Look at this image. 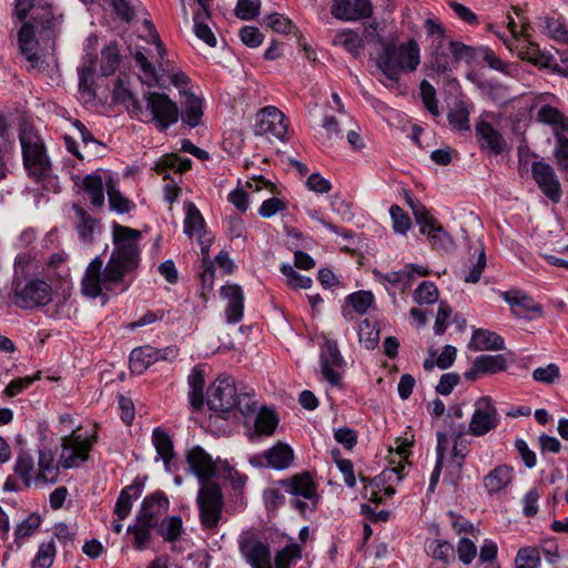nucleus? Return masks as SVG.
I'll return each instance as SVG.
<instances>
[{
    "mask_svg": "<svg viewBox=\"0 0 568 568\" xmlns=\"http://www.w3.org/2000/svg\"><path fill=\"white\" fill-rule=\"evenodd\" d=\"M448 447V435L446 433H437V462L435 465V468L432 473L430 480H429V490L433 491L438 484L442 466H443V459L445 452Z\"/></svg>",
    "mask_w": 568,
    "mask_h": 568,
    "instance_id": "8fccbe9b",
    "label": "nucleus"
},
{
    "mask_svg": "<svg viewBox=\"0 0 568 568\" xmlns=\"http://www.w3.org/2000/svg\"><path fill=\"white\" fill-rule=\"evenodd\" d=\"M221 295L227 301L225 308L226 322L229 324L239 323L244 313V293L242 287L236 284L222 286Z\"/></svg>",
    "mask_w": 568,
    "mask_h": 568,
    "instance_id": "412c9836",
    "label": "nucleus"
},
{
    "mask_svg": "<svg viewBox=\"0 0 568 568\" xmlns=\"http://www.w3.org/2000/svg\"><path fill=\"white\" fill-rule=\"evenodd\" d=\"M500 417L493 399L489 396L480 397L475 403V410L469 422V433L474 436H484L495 429Z\"/></svg>",
    "mask_w": 568,
    "mask_h": 568,
    "instance_id": "ddd939ff",
    "label": "nucleus"
},
{
    "mask_svg": "<svg viewBox=\"0 0 568 568\" xmlns=\"http://www.w3.org/2000/svg\"><path fill=\"white\" fill-rule=\"evenodd\" d=\"M503 296L518 317H526L529 313H541V306L521 291H508Z\"/></svg>",
    "mask_w": 568,
    "mask_h": 568,
    "instance_id": "5701e85b",
    "label": "nucleus"
},
{
    "mask_svg": "<svg viewBox=\"0 0 568 568\" xmlns=\"http://www.w3.org/2000/svg\"><path fill=\"white\" fill-rule=\"evenodd\" d=\"M344 363L337 343L335 341L325 339L321 349V371L324 378L333 386L339 385L341 375L335 368L342 367Z\"/></svg>",
    "mask_w": 568,
    "mask_h": 568,
    "instance_id": "f3484780",
    "label": "nucleus"
},
{
    "mask_svg": "<svg viewBox=\"0 0 568 568\" xmlns=\"http://www.w3.org/2000/svg\"><path fill=\"white\" fill-rule=\"evenodd\" d=\"M61 440L60 464L63 468L78 467L88 459L92 444L89 439L78 435L77 430H73L69 436L62 437Z\"/></svg>",
    "mask_w": 568,
    "mask_h": 568,
    "instance_id": "4468645a",
    "label": "nucleus"
},
{
    "mask_svg": "<svg viewBox=\"0 0 568 568\" xmlns=\"http://www.w3.org/2000/svg\"><path fill=\"white\" fill-rule=\"evenodd\" d=\"M281 485L293 496L303 497L306 501L294 499L293 506L301 513L314 511L320 499L317 487L308 473L293 476L290 480H282Z\"/></svg>",
    "mask_w": 568,
    "mask_h": 568,
    "instance_id": "6e6552de",
    "label": "nucleus"
},
{
    "mask_svg": "<svg viewBox=\"0 0 568 568\" xmlns=\"http://www.w3.org/2000/svg\"><path fill=\"white\" fill-rule=\"evenodd\" d=\"M192 161L189 158H181L178 154H169L163 156L156 164L155 171L164 173L168 170H175L176 172H185L191 168Z\"/></svg>",
    "mask_w": 568,
    "mask_h": 568,
    "instance_id": "c03bdc74",
    "label": "nucleus"
},
{
    "mask_svg": "<svg viewBox=\"0 0 568 568\" xmlns=\"http://www.w3.org/2000/svg\"><path fill=\"white\" fill-rule=\"evenodd\" d=\"M358 338L367 349H374L379 341L377 324L367 318L362 321L358 326Z\"/></svg>",
    "mask_w": 568,
    "mask_h": 568,
    "instance_id": "37998d69",
    "label": "nucleus"
},
{
    "mask_svg": "<svg viewBox=\"0 0 568 568\" xmlns=\"http://www.w3.org/2000/svg\"><path fill=\"white\" fill-rule=\"evenodd\" d=\"M468 347L473 351L504 349V339L495 332L478 328L474 331Z\"/></svg>",
    "mask_w": 568,
    "mask_h": 568,
    "instance_id": "a878e982",
    "label": "nucleus"
},
{
    "mask_svg": "<svg viewBox=\"0 0 568 568\" xmlns=\"http://www.w3.org/2000/svg\"><path fill=\"white\" fill-rule=\"evenodd\" d=\"M531 173L542 193L551 202L558 203L561 199V187L554 169L547 163L534 162Z\"/></svg>",
    "mask_w": 568,
    "mask_h": 568,
    "instance_id": "dca6fc26",
    "label": "nucleus"
},
{
    "mask_svg": "<svg viewBox=\"0 0 568 568\" xmlns=\"http://www.w3.org/2000/svg\"><path fill=\"white\" fill-rule=\"evenodd\" d=\"M260 0H237L235 14L241 20H252L258 14Z\"/></svg>",
    "mask_w": 568,
    "mask_h": 568,
    "instance_id": "774afa93",
    "label": "nucleus"
},
{
    "mask_svg": "<svg viewBox=\"0 0 568 568\" xmlns=\"http://www.w3.org/2000/svg\"><path fill=\"white\" fill-rule=\"evenodd\" d=\"M278 425V418L272 409L263 407L255 418V432L258 435L271 436Z\"/></svg>",
    "mask_w": 568,
    "mask_h": 568,
    "instance_id": "79ce46f5",
    "label": "nucleus"
},
{
    "mask_svg": "<svg viewBox=\"0 0 568 568\" xmlns=\"http://www.w3.org/2000/svg\"><path fill=\"white\" fill-rule=\"evenodd\" d=\"M9 298L13 305L22 310L45 306L52 300V287L39 277H16Z\"/></svg>",
    "mask_w": 568,
    "mask_h": 568,
    "instance_id": "20e7f679",
    "label": "nucleus"
},
{
    "mask_svg": "<svg viewBox=\"0 0 568 568\" xmlns=\"http://www.w3.org/2000/svg\"><path fill=\"white\" fill-rule=\"evenodd\" d=\"M237 389L231 376L221 375L207 389L206 403L211 410L229 413L236 405Z\"/></svg>",
    "mask_w": 568,
    "mask_h": 568,
    "instance_id": "f8f14e48",
    "label": "nucleus"
},
{
    "mask_svg": "<svg viewBox=\"0 0 568 568\" xmlns=\"http://www.w3.org/2000/svg\"><path fill=\"white\" fill-rule=\"evenodd\" d=\"M537 119L542 123L556 125L560 129L568 128V121L564 114L558 109L550 105H542L537 112Z\"/></svg>",
    "mask_w": 568,
    "mask_h": 568,
    "instance_id": "864d4df0",
    "label": "nucleus"
},
{
    "mask_svg": "<svg viewBox=\"0 0 568 568\" xmlns=\"http://www.w3.org/2000/svg\"><path fill=\"white\" fill-rule=\"evenodd\" d=\"M424 226L425 231H420V233L427 235L434 248L448 251L453 247L454 241L452 236L442 227L435 217L429 216Z\"/></svg>",
    "mask_w": 568,
    "mask_h": 568,
    "instance_id": "393cba45",
    "label": "nucleus"
},
{
    "mask_svg": "<svg viewBox=\"0 0 568 568\" xmlns=\"http://www.w3.org/2000/svg\"><path fill=\"white\" fill-rule=\"evenodd\" d=\"M386 26H381L376 20H372L364 24L363 36L368 43H377L381 49L384 48L385 43L389 42V33L384 37Z\"/></svg>",
    "mask_w": 568,
    "mask_h": 568,
    "instance_id": "603ef678",
    "label": "nucleus"
},
{
    "mask_svg": "<svg viewBox=\"0 0 568 568\" xmlns=\"http://www.w3.org/2000/svg\"><path fill=\"white\" fill-rule=\"evenodd\" d=\"M82 189L95 207H101L104 203L103 181L99 174L85 175L82 181Z\"/></svg>",
    "mask_w": 568,
    "mask_h": 568,
    "instance_id": "f704fd0d",
    "label": "nucleus"
},
{
    "mask_svg": "<svg viewBox=\"0 0 568 568\" xmlns=\"http://www.w3.org/2000/svg\"><path fill=\"white\" fill-rule=\"evenodd\" d=\"M207 14H203V12H196L194 14V32L196 37L201 40H203L207 45L215 47L216 45V39L209 28L207 24L203 23L201 20L203 17H206Z\"/></svg>",
    "mask_w": 568,
    "mask_h": 568,
    "instance_id": "338daca9",
    "label": "nucleus"
},
{
    "mask_svg": "<svg viewBox=\"0 0 568 568\" xmlns=\"http://www.w3.org/2000/svg\"><path fill=\"white\" fill-rule=\"evenodd\" d=\"M55 545L53 539L42 542L32 560L31 568H50L55 557Z\"/></svg>",
    "mask_w": 568,
    "mask_h": 568,
    "instance_id": "3c124183",
    "label": "nucleus"
},
{
    "mask_svg": "<svg viewBox=\"0 0 568 568\" xmlns=\"http://www.w3.org/2000/svg\"><path fill=\"white\" fill-rule=\"evenodd\" d=\"M43 0H16L14 13L19 20L23 21L28 13L31 12L30 23L41 27V32L55 30L63 21V14Z\"/></svg>",
    "mask_w": 568,
    "mask_h": 568,
    "instance_id": "39448f33",
    "label": "nucleus"
},
{
    "mask_svg": "<svg viewBox=\"0 0 568 568\" xmlns=\"http://www.w3.org/2000/svg\"><path fill=\"white\" fill-rule=\"evenodd\" d=\"M39 471L34 477V483L54 484L59 477V466L54 464L53 455L50 452H39Z\"/></svg>",
    "mask_w": 568,
    "mask_h": 568,
    "instance_id": "7c9ffc66",
    "label": "nucleus"
},
{
    "mask_svg": "<svg viewBox=\"0 0 568 568\" xmlns=\"http://www.w3.org/2000/svg\"><path fill=\"white\" fill-rule=\"evenodd\" d=\"M153 527L154 526L146 525V523L136 519V524L128 528V531H132L134 535V547L138 550H143L148 546L151 539L150 529Z\"/></svg>",
    "mask_w": 568,
    "mask_h": 568,
    "instance_id": "680f3d73",
    "label": "nucleus"
},
{
    "mask_svg": "<svg viewBox=\"0 0 568 568\" xmlns=\"http://www.w3.org/2000/svg\"><path fill=\"white\" fill-rule=\"evenodd\" d=\"M281 272L286 276L287 284L293 288H310L312 286V278L301 275L290 264H282Z\"/></svg>",
    "mask_w": 568,
    "mask_h": 568,
    "instance_id": "052dcab7",
    "label": "nucleus"
},
{
    "mask_svg": "<svg viewBox=\"0 0 568 568\" xmlns=\"http://www.w3.org/2000/svg\"><path fill=\"white\" fill-rule=\"evenodd\" d=\"M73 210L75 211L77 217L79 220L77 224V230L82 240H90L92 237V233L95 226V219L91 217L82 207L74 204Z\"/></svg>",
    "mask_w": 568,
    "mask_h": 568,
    "instance_id": "6e6d98bb",
    "label": "nucleus"
},
{
    "mask_svg": "<svg viewBox=\"0 0 568 568\" xmlns=\"http://www.w3.org/2000/svg\"><path fill=\"white\" fill-rule=\"evenodd\" d=\"M182 531V519L179 516H172L164 519L159 527V534L168 541L176 540Z\"/></svg>",
    "mask_w": 568,
    "mask_h": 568,
    "instance_id": "13d9d810",
    "label": "nucleus"
},
{
    "mask_svg": "<svg viewBox=\"0 0 568 568\" xmlns=\"http://www.w3.org/2000/svg\"><path fill=\"white\" fill-rule=\"evenodd\" d=\"M514 478L511 466L503 464L496 466L484 477V487L489 495L497 494L505 489Z\"/></svg>",
    "mask_w": 568,
    "mask_h": 568,
    "instance_id": "b1692460",
    "label": "nucleus"
},
{
    "mask_svg": "<svg viewBox=\"0 0 568 568\" xmlns=\"http://www.w3.org/2000/svg\"><path fill=\"white\" fill-rule=\"evenodd\" d=\"M134 490V497L139 498L143 490V483L135 479L131 485L126 486L120 493L114 507V514L119 519H124L131 511L132 508V496L130 491Z\"/></svg>",
    "mask_w": 568,
    "mask_h": 568,
    "instance_id": "2f4dec72",
    "label": "nucleus"
},
{
    "mask_svg": "<svg viewBox=\"0 0 568 568\" xmlns=\"http://www.w3.org/2000/svg\"><path fill=\"white\" fill-rule=\"evenodd\" d=\"M184 101H182V120L191 128L200 124L203 116L202 101L192 92L184 91Z\"/></svg>",
    "mask_w": 568,
    "mask_h": 568,
    "instance_id": "c756f323",
    "label": "nucleus"
},
{
    "mask_svg": "<svg viewBox=\"0 0 568 568\" xmlns=\"http://www.w3.org/2000/svg\"><path fill=\"white\" fill-rule=\"evenodd\" d=\"M37 33L42 38L50 39L55 34V30L41 32V27H37L30 22H23L18 33V44L21 55L30 63L29 69L41 72L45 70L47 64L38 52L39 43L36 39Z\"/></svg>",
    "mask_w": 568,
    "mask_h": 568,
    "instance_id": "1a4fd4ad",
    "label": "nucleus"
},
{
    "mask_svg": "<svg viewBox=\"0 0 568 568\" xmlns=\"http://www.w3.org/2000/svg\"><path fill=\"white\" fill-rule=\"evenodd\" d=\"M254 133L270 142L283 141L287 133L284 113L275 106L263 108L255 115Z\"/></svg>",
    "mask_w": 568,
    "mask_h": 568,
    "instance_id": "9d476101",
    "label": "nucleus"
},
{
    "mask_svg": "<svg viewBox=\"0 0 568 568\" xmlns=\"http://www.w3.org/2000/svg\"><path fill=\"white\" fill-rule=\"evenodd\" d=\"M469 105L465 101H456L447 115L450 126L457 131H469Z\"/></svg>",
    "mask_w": 568,
    "mask_h": 568,
    "instance_id": "c9c22d12",
    "label": "nucleus"
},
{
    "mask_svg": "<svg viewBox=\"0 0 568 568\" xmlns=\"http://www.w3.org/2000/svg\"><path fill=\"white\" fill-rule=\"evenodd\" d=\"M333 44L343 47L354 58L359 57L364 47L363 39L352 29H345L336 33Z\"/></svg>",
    "mask_w": 568,
    "mask_h": 568,
    "instance_id": "72a5a7b5",
    "label": "nucleus"
},
{
    "mask_svg": "<svg viewBox=\"0 0 568 568\" xmlns=\"http://www.w3.org/2000/svg\"><path fill=\"white\" fill-rule=\"evenodd\" d=\"M476 135L478 136L481 148H486L490 153L497 155L500 154L505 149V140L503 135L493 128L489 122L484 120L479 121L475 125Z\"/></svg>",
    "mask_w": 568,
    "mask_h": 568,
    "instance_id": "4be33fe9",
    "label": "nucleus"
},
{
    "mask_svg": "<svg viewBox=\"0 0 568 568\" xmlns=\"http://www.w3.org/2000/svg\"><path fill=\"white\" fill-rule=\"evenodd\" d=\"M239 549L251 568H261L272 564L270 545L252 530L241 534Z\"/></svg>",
    "mask_w": 568,
    "mask_h": 568,
    "instance_id": "9b49d317",
    "label": "nucleus"
},
{
    "mask_svg": "<svg viewBox=\"0 0 568 568\" xmlns=\"http://www.w3.org/2000/svg\"><path fill=\"white\" fill-rule=\"evenodd\" d=\"M120 63V51L115 42L106 45L101 53V72L103 75L112 74Z\"/></svg>",
    "mask_w": 568,
    "mask_h": 568,
    "instance_id": "a18cd8bd",
    "label": "nucleus"
},
{
    "mask_svg": "<svg viewBox=\"0 0 568 568\" xmlns=\"http://www.w3.org/2000/svg\"><path fill=\"white\" fill-rule=\"evenodd\" d=\"M205 222L202 217L199 209L193 204H187V213L184 220V232L190 237L193 235L200 236V234H204Z\"/></svg>",
    "mask_w": 568,
    "mask_h": 568,
    "instance_id": "a19ab883",
    "label": "nucleus"
},
{
    "mask_svg": "<svg viewBox=\"0 0 568 568\" xmlns=\"http://www.w3.org/2000/svg\"><path fill=\"white\" fill-rule=\"evenodd\" d=\"M189 384V400L193 409L199 410L204 405V371L201 366H195L192 368L190 375L187 376Z\"/></svg>",
    "mask_w": 568,
    "mask_h": 568,
    "instance_id": "bb28decb",
    "label": "nucleus"
},
{
    "mask_svg": "<svg viewBox=\"0 0 568 568\" xmlns=\"http://www.w3.org/2000/svg\"><path fill=\"white\" fill-rule=\"evenodd\" d=\"M140 231L114 224L112 254L104 268L99 256L90 262L81 282L82 293L95 298L112 284H124L123 290H128L132 283L131 275L140 265Z\"/></svg>",
    "mask_w": 568,
    "mask_h": 568,
    "instance_id": "f257e3e1",
    "label": "nucleus"
},
{
    "mask_svg": "<svg viewBox=\"0 0 568 568\" xmlns=\"http://www.w3.org/2000/svg\"><path fill=\"white\" fill-rule=\"evenodd\" d=\"M485 267H486V253H485L484 247L481 246L480 250L478 251L476 261H474L471 263L469 271L468 272L464 271V273H465L464 281L466 283H471V284L477 283L480 280L481 273L484 272Z\"/></svg>",
    "mask_w": 568,
    "mask_h": 568,
    "instance_id": "69168bd1",
    "label": "nucleus"
},
{
    "mask_svg": "<svg viewBox=\"0 0 568 568\" xmlns=\"http://www.w3.org/2000/svg\"><path fill=\"white\" fill-rule=\"evenodd\" d=\"M448 50L453 57V62L455 64H458L460 62L471 64L473 62L478 60L479 47L467 45L459 41H449Z\"/></svg>",
    "mask_w": 568,
    "mask_h": 568,
    "instance_id": "e433bc0d",
    "label": "nucleus"
},
{
    "mask_svg": "<svg viewBox=\"0 0 568 568\" xmlns=\"http://www.w3.org/2000/svg\"><path fill=\"white\" fill-rule=\"evenodd\" d=\"M19 138L23 164L28 172L37 180L48 176L51 172V162L41 136L33 128L23 124L20 128Z\"/></svg>",
    "mask_w": 568,
    "mask_h": 568,
    "instance_id": "7ed1b4c3",
    "label": "nucleus"
},
{
    "mask_svg": "<svg viewBox=\"0 0 568 568\" xmlns=\"http://www.w3.org/2000/svg\"><path fill=\"white\" fill-rule=\"evenodd\" d=\"M463 434H464L463 425H459V426L453 428V436H455V444H454V447L452 450V454H453L452 462L459 474L462 473V469L464 466V459L468 455L467 445L463 440H459L460 437L463 436Z\"/></svg>",
    "mask_w": 568,
    "mask_h": 568,
    "instance_id": "09e8293b",
    "label": "nucleus"
},
{
    "mask_svg": "<svg viewBox=\"0 0 568 568\" xmlns=\"http://www.w3.org/2000/svg\"><path fill=\"white\" fill-rule=\"evenodd\" d=\"M266 466L274 469H286L293 463V449L282 442L265 452Z\"/></svg>",
    "mask_w": 568,
    "mask_h": 568,
    "instance_id": "cd10ccee",
    "label": "nucleus"
},
{
    "mask_svg": "<svg viewBox=\"0 0 568 568\" xmlns=\"http://www.w3.org/2000/svg\"><path fill=\"white\" fill-rule=\"evenodd\" d=\"M541 564L540 552L537 547H521L515 558L516 568H539Z\"/></svg>",
    "mask_w": 568,
    "mask_h": 568,
    "instance_id": "de8ad7c7",
    "label": "nucleus"
},
{
    "mask_svg": "<svg viewBox=\"0 0 568 568\" xmlns=\"http://www.w3.org/2000/svg\"><path fill=\"white\" fill-rule=\"evenodd\" d=\"M106 193L111 210H114L118 213H126L130 211L129 200L120 193L112 179L106 182Z\"/></svg>",
    "mask_w": 568,
    "mask_h": 568,
    "instance_id": "5fc2aeb1",
    "label": "nucleus"
},
{
    "mask_svg": "<svg viewBox=\"0 0 568 568\" xmlns=\"http://www.w3.org/2000/svg\"><path fill=\"white\" fill-rule=\"evenodd\" d=\"M425 551L428 556L442 560L443 562H450L455 559L454 546L445 540H427L425 544Z\"/></svg>",
    "mask_w": 568,
    "mask_h": 568,
    "instance_id": "4c0bfd02",
    "label": "nucleus"
},
{
    "mask_svg": "<svg viewBox=\"0 0 568 568\" xmlns=\"http://www.w3.org/2000/svg\"><path fill=\"white\" fill-rule=\"evenodd\" d=\"M373 4L371 0H334L332 14L343 21H356L371 17Z\"/></svg>",
    "mask_w": 568,
    "mask_h": 568,
    "instance_id": "6ab92c4d",
    "label": "nucleus"
},
{
    "mask_svg": "<svg viewBox=\"0 0 568 568\" xmlns=\"http://www.w3.org/2000/svg\"><path fill=\"white\" fill-rule=\"evenodd\" d=\"M475 367L480 374H495L506 369V358L503 354L480 355L475 359Z\"/></svg>",
    "mask_w": 568,
    "mask_h": 568,
    "instance_id": "ea45409f",
    "label": "nucleus"
},
{
    "mask_svg": "<svg viewBox=\"0 0 568 568\" xmlns=\"http://www.w3.org/2000/svg\"><path fill=\"white\" fill-rule=\"evenodd\" d=\"M136 65L142 71V81L149 87L159 82V75L155 67L148 60L143 48H136L132 53Z\"/></svg>",
    "mask_w": 568,
    "mask_h": 568,
    "instance_id": "58836bf2",
    "label": "nucleus"
},
{
    "mask_svg": "<svg viewBox=\"0 0 568 568\" xmlns=\"http://www.w3.org/2000/svg\"><path fill=\"white\" fill-rule=\"evenodd\" d=\"M542 32L551 40L568 44V24L561 17L546 16L541 18Z\"/></svg>",
    "mask_w": 568,
    "mask_h": 568,
    "instance_id": "c85d7f7f",
    "label": "nucleus"
},
{
    "mask_svg": "<svg viewBox=\"0 0 568 568\" xmlns=\"http://www.w3.org/2000/svg\"><path fill=\"white\" fill-rule=\"evenodd\" d=\"M152 439L156 453L159 457H161V459L163 460L166 470L171 471L170 462L175 456V454L173 450V443L170 436L168 435L166 432L158 427L153 430Z\"/></svg>",
    "mask_w": 568,
    "mask_h": 568,
    "instance_id": "473e14b6",
    "label": "nucleus"
},
{
    "mask_svg": "<svg viewBox=\"0 0 568 568\" xmlns=\"http://www.w3.org/2000/svg\"><path fill=\"white\" fill-rule=\"evenodd\" d=\"M393 230L398 234H406L412 226L410 217L398 205H392L389 209Z\"/></svg>",
    "mask_w": 568,
    "mask_h": 568,
    "instance_id": "bf43d9fd",
    "label": "nucleus"
},
{
    "mask_svg": "<svg viewBox=\"0 0 568 568\" xmlns=\"http://www.w3.org/2000/svg\"><path fill=\"white\" fill-rule=\"evenodd\" d=\"M145 108L142 112H136L141 116H149V121L154 122L160 131H165L169 126L179 120V108L166 94L160 92H150L145 95Z\"/></svg>",
    "mask_w": 568,
    "mask_h": 568,
    "instance_id": "423d86ee",
    "label": "nucleus"
},
{
    "mask_svg": "<svg viewBox=\"0 0 568 568\" xmlns=\"http://www.w3.org/2000/svg\"><path fill=\"white\" fill-rule=\"evenodd\" d=\"M168 508V498L163 493L156 491L144 498L136 519L155 527L159 524L160 517L166 513Z\"/></svg>",
    "mask_w": 568,
    "mask_h": 568,
    "instance_id": "aec40b11",
    "label": "nucleus"
},
{
    "mask_svg": "<svg viewBox=\"0 0 568 568\" xmlns=\"http://www.w3.org/2000/svg\"><path fill=\"white\" fill-rule=\"evenodd\" d=\"M34 470V460L27 453H20L14 464V473L20 476L26 487H30L34 481L32 473Z\"/></svg>",
    "mask_w": 568,
    "mask_h": 568,
    "instance_id": "49530a36",
    "label": "nucleus"
},
{
    "mask_svg": "<svg viewBox=\"0 0 568 568\" xmlns=\"http://www.w3.org/2000/svg\"><path fill=\"white\" fill-rule=\"evenodd\" d=\"M200 520L205 529H214L222 516L224 506L223 494L216 483H203L196 497Z\"/></svg>",
    "mask_w": 568,
    "mask_h": 568,
    "instance_id": "0eeeda50",
    "label": "nucleus"
},
{
    "mask_svg": "<svg viewBox=\"0 0 568 568\" xmlns=\"http://www.w3.org/2000/svg\"><path fill=\"white\" fill-rule=\"evenodd\" d=\"M263 23L275 32L287 34L293 30L292 21L280 13H272L263 18Z\"/></svg>",
    "mask_w": 568,
    "mask_h": 568,
    "instance_id": "0e129e2a",
    "label": "nucleus"
},
{
    "mask_svg": "<svg viewBox=\"0 0 568 568\" xmlns=\"http://www.w3.org/2000/svg\"><path fill=\"white\" fill-rule=\"evenodd\" d=\"M185 460L190 473L199 479L200 485L213 483L211 479L216 475L217 462L201 446H193L186 449Z\"/></svg>",
    "mask_w": 568,
    "mask_h": 568,
    "instance_id": "2eb2a0df",
    "label": "nucleus"
},
{
    "mask_svg": "<svg viewBox=\"0 0 568 568\" xmlns=\"http://www.w3.org/2000/svg\"><path fill=\"white\" fill-rule=\"evenodd\" d=\"M439 293L433 282L424 281L414 292V300L418 304H433L438 300Z\"/></svg>",
    "mask_w": 568,
    "mask_h": 568,
    "instance_id": "4d7b16f0",
    "label": "nucleus"
},
{
    "mask_svg": "<svg viewBox=\"0 0 568 568\" xmlns=\"http://www.w3.org/2000/svg\"><path fill=\"white\" fill-rule=\"evenodd\" d=\"M176 351L173 348L155 349L152 346L134 348L130 354V368L133 373L142 374L150 365L158 361H165L174 357Z\"/></svg>",
    "mask_w": 568,
    "mask_h": 568,
    "instance_id": "a211bd4d",
    "label": "nucleus"
},
{
    "mask_svg": "<svg viewBox=\"0 0 568 568\" xmlns=\"http://www.w3.org/2000/svg\"><path fill=\"white\" fill-rule=\"evenodd\" d=\"M420 97L425 108L435 116L439 115L436 90L435 88L427 81L423 80L419 85Z\"/></svg>",
    "mask_w": 568,
    "mask_h": 568,
    "instance_id": "e2e57ef3",
    "label": "nucleus"
},
{
    "mask_svg": "<svg viewBox=\"0 0 568 568\" xmlns=\"http://www.w3.org/2000/svg\"><path fill=\"white\" fill-rule=\"evenodd\" d=\"M397 30L389 31V42L385 43L376 57V67L385 77L384 84L394 87L403 72H413L420 63L419 45L410 39L400 45Z\"/></svg>",
    "mask_w": 568,
    "mask_h": 568,
    "instance_id": "f03ea898",
    "label": "nucleus"
}]
</instances>
